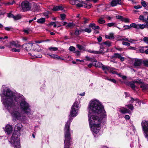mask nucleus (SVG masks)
I'll return each instance as SVG.
<instances>
[{
  "mask_svg": "<svg viewBox=\"0 0 148 148\" xmlns=\"http://www.w3.org/2000/svg\"><path fill=\"white\" fill-rule=\"evenodd\" d=\"M89 121L92 132L97 134L99 132L100 129V124L101 123L102 118L96 115L91 116L88 114Z\"/></svg>",
  "mask_w": 148,
  "mask_h": 148,
  "instance_id": "f257e3e1",
  "label": "nucleus"
},
{
  "mask_svg": "<svg viewBox=\"0 0 148 148\" xmlns=\"http://www.w3.org/2000/svg\"><path fill=\"white\" fill-rule=\"evenodd\" d=\"M90 111L92 112L100 114L102 117L105 118L106 116V112L103 105L97 100L91 101L89 106Z\"/></svg>",
  "mask_w": 148,
  "mask_h": 148,
  "instance_id": "f03ea898",
  "label": "nucleus"
},
{
  "mask_svg": "<svg viewBox=\"0 0 148 148\" xmlns=\"http://www.w3.org/2000/svg\"><path fill=\"white\" fill-rule=\"evenodd\" d=\"M22 125L20 124H17L15 126L14 131L11 138L10 143L13 145L15 148H20L19 142L20 136V130Z\"/></svg>",
  "mask_w": 148,
  "mask_h": 148,
  "instance_id": "7ed1b4c3",
  "label": "nucleus"
},
{
  "mask_svg": "<svg viewBox=\"0 0 148 148\" xmlns=\"http://www.w3.org/2000/svg\"><path fill=\"white\" fill-rule=\"evenodd\" d=\"M72 119L70 118L66 122L64 127L65 138L64 148H72L71 147L72 143L71 136L70 132V124Z\"/></svg>",
  "mask_w": 148,
  "mask_h": 148,
  "instance_id": "20e7f679",
  "label": "nucleus"
},
{
  "mask_svg": "<svg viewBox=\"0 0 148 148\" xmlns=\"http://www.w3.org/2000/svg\"><path fill=\"white\" fill-rule=\"evenodd\" d=\"M3 94L7 98L5 99L4 101V103L5 106L8 108L10 109L11 107L14 106V94L9 89L4 90L3 91Z\"/></svg>",
  "mask_w": 148,
  "mask_h": 148,
  "instance_id": "39448f33",
  "label": "nucleus"
},
{
  "mask_svg": "<svg viewBox=\"0 0 148 148\" xmlns=\"http://www.w3.org/2000/svg\"><path fill=\"white\" fill-rule=\"evenodd\" d=\"M20 104V106L22 112L25 114H27L30 113L31 109L30 108V106L28 103H27L25 99H22L21 97H16L14 98V101L15 102H18L19 100H21ZM17 104V103L16 104Z\"/></svg>",
  "mask_w": 148,
  "mask_h": 148,
  "instance_id": "423d86ee",
  "label": "nucleus"
},
{
  "mask_svg": "<svg viewBox=\"0 0 148 148\" xmlns=\"http://www.w3.org/2000/svg\"><path fill=\"white\" fill-rule=\"evenodd\" d=\"M14 106L11 107L10 109L7 108L8 111L11 112L13 116V117L15 119H19L22 116V114L21 113L17 111L18 109V108L17 106L18 104L14 103Z\"/></svg>",
  "mask_w": 148,
  "mask_h": 148,
  "instance_id": "0eeeda50",
  "label": "nucleus"
},
{
  "mask_svg": "<svg viewBox=\"0 0 148 148\" xmlns=\"http://www.w3.org/2000/svg\"><path fill=\"white\" fill-rule=\"evenodd\" d=\"M99 65H98V64L97 65L95 63V66L96 67H98L99 68H101L102 70L104 71L105 73L107 74H108L107 71L110 72L113 74L117 73V71H115L116 69L114 68L110 67L108 66H105L101 63L99 62Z\"/></svg>",
  "mask_w": 148,
  "mask_h": 148,
  "instance_id": "6e6552de",
  "label": "nucleus"
},
{
  "mask_svg": "<svg viewBox=\"0 0 148 148\" xmlns=\"http://www.w3.org/2000/svg\"><path fill=\"white\" fill-rule=\"evenodd\" d=\"M79 106L78 102L75 101L72 105L70 112V115L72 117H74L77 114Z\"/></svg>",
  "mask_w": 148,
  "mask_h": 148,
  "instance_id": "1a4fd4ad",
  "label": "nucleus"
},
{
  "mask_svg": "<svg viewBox=\"0 0 148 148\" xmlns=\"http://www.w3.org/2000/svg\"><path fill=\"white\" fill-rule=\"evenodd\" d=\"M21 7L24 12L29 11L30 9L29 3L27 1H25L22 2L21 4Z\"/></svg>",
  "mask_w": 148,
  "mask_h": 148,
  "instance_id": "9d476101",
  "label": "nucleus"
},
{
  "mask_svg": "<svg viewBox=\"0 0 148 148\" xmlns=\"http://www.w3.org/2000/svg\"><path fill=\"white\" fill-rule=\"evenodd\" d=\"M133 66L135 68H140V66L143 63V61L142 60L135 58L133 61Z\"/></svg>",
  "mask_w": 148,
  "mask_h": 148,
  "instance_id": "9b49d317",
  "label": "nucleus"
},
{
  "mask_svg": "<svg viewBox=\"0 0 148 148\" xmlns=\"http://www.w3.org/2000/svg\"><path fill=\"white\" fill-rule=\"evenodd\" d=\"M122 0H112L110 3L112 7L116 6L117 4L122 5L123 4L121 2Z\"/></svg>",
  "mask_w": 148,
  "mask_h": 148,
  "instance_id": "f8f14e48",
  "label": "nucleus"
},
{
  "mask_svg": "<svg viewBox=\"0 0 148 148\" xmlns=\"http://www.w3.org/2000/svg\"><path fill=\"white\" fill-rule=\"evenodd\" d=\"M33 45V44L31 43H28L23 44L22 46V47L26 50L27 51L31 50L32 47Z\"/></svg>",
  "mask_w": 148,
  "mask_h": 148,
  "instance_id": "ddd939ff",
  "label": "nucleus"
},
{
  "mask_svg": "<svg viewBox=\"0 0 148 148\" xmlns=\"http://www.w3.org/2000/svg\"><path fill=\"white\" fill-rule=\"evenodd\" d=\"M111 58H116L119 59L121 62L124 61L125 58V57L121 56V55L119 53H114V55L112 56Z\"/></svg>",
  "mask_w": 148,
  "mask_h": 148,
  "instance_id": "4468645a",
  "label": "nucleus"
},
{
  "mask_svg": "<svg viewBox=\"0 0 148 148\" xmlns=\"http://www.w3.org/2000/svg\"><path fill=\"white\" fill-rule=\"evenodd\" d=\"M5 130L8 134H10L12 131V127L10 125H7L5 126Z\"/></svg>",
  "mask_w": 148,
  "mask_h": 148,
  "instance_id": "2eb2a0df",
  "label": "nucleus"
},
{
  "mask_svg": "<svg viewBox=\"0 0 148 148\" xmlns=\"http://www.w3.org/2000/svg\"><path fill=\"white\" fill-rule=\"evenodd\" d=\"M119 111L123 114L129 113L130 114L131 112L129 109L124 107H122L121 109H120Z\"/></svg>",
  "mask_w": 148,
  "mask_h": 148,
  "instance_id": "dca6fc26",
  "label": "nucleus"
},
{
  "mask_svg": "<svg viewBox=\"0 0 148 148\" xmlns=\"http://www.w3.org/2000/svg\"><path fill=\"white\" fill-rule=\"evenodd\" d=\"M126 84L127 85L130 86L131 88L133 90H135L136 86L134 84V83L132 81L129 82L128 81H127V82H126Z\"/></svg>",
  "mask_w": 148,
  "mask_h": 148,
  "instance_id": "f3484780",
  "label": "nucleus"
},
{
  "mask_svg": "<svg viewBox=\"0 0 148 148\" xmlns=\"http://www.w3.org/2000/svg\"><path fill=\"white\" fill-rule=\"evenodd\" d=\"M48 55L51 58L56 59H60L61 60H64V59L62 58H61L59 56L57 55L54 54H48Z\"/></svg>",
  "mask_w": 148,
  "mask_h": 148,
  "instance_id": "a211bd4d",
  "label": "nucleus"
},
{
  "mask_svg": "<svg viewBox=\"0 0 148 148\" xmlns=\"http://www.w3.org/2000/svg\"><path fill=\"white\" fill-rule=\"evenodd\" d=\"M84 32L83 29L80 28L78 29L77 28H76L75 30L74 34L77 36H79L82 32Z\"/></svg>",
  "mask_w": 148,
  "mask_h": 148,
  "instance_id": "6ab92c4d",
  "label": "nucleus"
},
{
  "mask_svg": "<svg viewBox=\"0 0 148 148\" xmlns=\"http://www.w3.org/2000/svg\"><path fill=\"white\" fill-rule=\"evenodd\" d=\"M63 9L62 6L60 5L54 6L52 9V10L54 11H56L59 10H62Z\"/></svg>",
  "mask_w": 148,
  "mask_h": 148,
  "instance_id": "aec40b11",
  "label": "nucleus"
},
{
  "mask_svg": "<svg viewBox=\"0 0 148 148\" xmlns=\"http://www.w3.org/2000/svg\"><path fill=\"white\" fill-rule=\"evenodd\" d=\"M140 87L142 88L143 90L145 91L148 89V84L143 83L140 86Z\"/></svg>",
  "mask_w": 148,
  "mask_h": 148,
  "instance_id": "412c9836",
  "label": "nucleus"
},
{
  "mask_svg": "<svg viewBox=\"0 0 148 148\" xmlns=\"http://www.w3.org/2000/svg\"><path fill=\"white\" fill-rule=\"evenodd\" d=\"M108 26V27H117L119 29H120V28L118 27L117 25V24L115 23H110L107 24Z\"/></svg>",
  "mask_w": 148,
  "mask_h": 148,
  "instance_id": "4be33fe9",
  "label": "nucleus"
},
{
  "mask_svg": "<svg viewBox=\"0 0 148 148\" xmlns=\"http://www.w3.org/2000/svg\"><path fill=\"white\" fill-rule=\"evenodd\" d=\"M89 26L90 27H91L94 30L99 28V27L98 26H96L95 23H90Z\"/></svg>",
  "mask_w": 148,
  "mask_h": 148,
  "instance_id": "5701e85b",
  "label": "nucleus"
},
{
  "mask_svg": "<svg viewBox=\"0 0 148 148\" xmlns=\"http://www.w3.org/2000/svg\"><path fill=\"white\" fill-rule=\"evenodd\" d=\"M106 38L110 39H113L114 38V37L113 33H110L108 35L106 36Z\"/></svg>",
  "mask_w": 148,
  "mask_h": 148,
  "instance_id": "b1692460",
  "label": "nucleus"
},
{
  "mask_svg": "<svg viewBox=\"0 0 148 148\" xmlns=\"http://www.w3.org/2000/svg\"><path fill=\"white\" fill-rule=\"evenodd\" d=\"M45 21V18H41L38 19L37 22L38 23L40 24H43Z\"/></svg>",
  "mask_w": 148,
  "mask_h": 148,
  "instance_id": "393cba45",
  "label": "nucleus"
},
{
  "mask_svg": "<svg viewBox=\"0 0 148 148\" xmlns=\"http://www.w3.org/2000/svg\"><path fill=\"white\" fill-rule=\"evenodd\" d=\"M10 44L12 45H14V46L16 47H19L21 46L20 45L16 43V42L14 41H12L10 43Z\"/></svg>",
  "mask_w": 148,
  "mask_h": 148,
  "instance_id": "a878e982",
  "label": "nucleus"
},
{
  "mask_svg": "<svg viewBox=\"0 0 148 148\" xmlns=\"http://www.w3.org/2000/svg\"><path fill=\"white\" fill-rule=\"evenodd\" d=\"M87 51L91 53H95L96 54H99L101 53L102 52L101 51H92L91 50H88Z\"/></svg>",
  "mask_w": 148,
  "mask_h": 148,
  "instance_id": "bb28decb",
  "label": "nucleus"
},
{
  "mask_svg": "<svg viewBox=\"0 0 148 148\" xmlns=\"http://www.w3.org/2000/svg\"><path fill=\"white\" fill-rule=\"evenodd\" d=\"M101 45H106L107 47H109L110 46H111V43L110 42L108 41H106L103 42L102 43Z\"/></svg>",
  "mask_w": 148,
  "mask_h": 148,
  "instance_id": "cd10ccee",
  "label": "nucleus"
},
{
  "mask_svg": "<svg viewBox=\"0 0 148 148\" xmlns=\"http://www.w3.org/2000/svg\"><path fill=\"white\" fill-rule=\"evenodd\" d=\"M131 99V100L129 102L130 103H133L134 101H136L137 103H139V100L138 99H134L132 97H130Z\"/></svg>",
  "mask_w": 148,
  "mask_h": 148,
  "instance_id": "c85d7f7f",
  "label": "nucleus"
},
{
  "mask_svg": "<svg viewBox=\"0 0 148 148\" xmlns=\"http://www.w3.org/2000/svg\"><path fill=\"white\" fill-rule=\"evenodd\" d=\"M82 20L83 21L82 22V23L83 24H85L88 22L89 19L88 18L84 17L83 18Z\"/></svg>",
  "mask_w": 148,
  "mask_h": 148,
  "instance_id": "c756f323",
  "label": "nucleus"
},
{
  "mask_svg": "<svg viewBox=\"0 0 148 148\" xmlns=\"http://www.w3.org/2000/svg\"><path fill=\"white\" fill-rule=\"evenodd\" d=\"M79 2H77L76 5L77 7H82L83 6V5L82 3H85L83 1L81 2L80 3H79Z\"/></svg>",
  "mask_w": 148,
  "mask_h": 148,
  "instance_id": "7c9ffc66",
  "label": "nucleus"
},
{
  "mask_svg": "<svg viewBox=\"0 0 148 148\" xmlns=\"http://www.w3.org/2000/svg\"><path fill=\"white\" fill-rule=\"evenodd\" d=\"M138 24H136L135 23H131L130 25V28L131 27H133L137 29L138 28Z\"/></svg>",
  "mask_w": 148,
  "mask_h": 148,
  "instance_id": "2f4dec72",
  "label": "nucleus"
},
{
  "mask_svg": "<svg viewBox=\"0 0 148 148\" xmlns=\"http://www.w3.org/2000/svg\"><path fill=\"white\" fill-rule=\"evenodd\" d=\"M138 28L137 29H143L145 27V25L144 24H138Z\"/></svg>",
  "mask_w": 148,
  "mask_h": 148,
  "instance_id": "473e14b6",
  "label": "nucleus"
},
{
  "mask_svg": "<svg viewBox=\"0 0 148 148\" xmlns=\"http://www.w3.org/2000/svg\"><path fill=\"white\" fill-rule=\"evenodd\" d=\"M127 107L129 109H130L132 111H133L134 108V106H133V105L132 104H128L127 105H126Z\"/></svg>",
  "mask_w": 148,
  "mask_h": 148,
  "instance_id": "72a5a7b5",
  "label": "nucleus"
},
{
  "mask_svg": "<svg viewBox=\"0 0 148 148\" xmlns=\"http://www.w3.org/2000/svg\"><path fill=\"white\" fill-rule=\"evenodd\" d=\"M98 22L101 24H103L105 23V21L103 20V18H100L98 20Z\"/></svg>",
  "mask_w": 148,
  "mask_h": 148,
  "instance_id": "f704fd0d",
  "label": "nucleus"
},
{
  "mask_svg": "<svg viewBox=\"0 0 148 148\" xmlns=\"http://www.w3.org/2000/svg\"><path fill=\"white\" fill-rule=\"evenodd\" d=\"M75 25V24L73 23H70L68 24L66 27H68L69 28H72V27Z\"/></svg>",
  "mask_w": 148,
  "mask_h": 148,
  "instance_id": "c9c22d12",
  "label": "nucleus"
},
{
  "mask_svg": "<svg viewBox=\"0 0 148 148\" xmlns=\"http://www.w3.org/2000/svg\"><path fill=\"white\" fill-rule=\"evenodd\" d=\"M77 2H80L78 0H72L70 1V3L72 5H76Z\"/></svg>",
  "mask_w": 148,
  "mask_h": 148,
  "instance_id": "e433bc0d",
  "label": "nucleus"
},
{
  "mask_svg": "<svg viewBox=\"0 0 148 148\" xmlns=\"http://www.w3.org/2000/svg\"><path fill=\"white\" fill-rule=\"evenodd\" d=\"M84 31L87 32L88 33H90L91 32L92 30L90 28H86L84 29H83Z\"/></svg>",
  "mask_w": 148,
  "mask_h": 148,
  "instance_id": "4c0bfd02",
  "label": "nucleus"
},
{
  "mask_svg": "<svg viewBox=\"0 0 148 148\" xmlns=\"http://www.w3.org/2000/svg\"><path fill=\"white\" fill-rule=\"evenodd\" d=\"M48 49L50 51H56L58 50V48L56 47H50Z\"/></svg>",
  "mask_w": 148,
  "mask_h": 148,
  "instance_id": "58836bf2",
  "label": "nucleus"
},
{
  "mask_svg": "<svg viewBox=\"0 0 148 148\" xmlns=\"http://www.w3.org/2000/svg\"><path fill=\"white\" fill-rule=\"evenodd\" d=\"M60 16L61 20L64 21L66 18V15L65 14H60Z\"/></svg>",
  "mask_w": 148,
  "mask_h": 148,
  "instance_id": "ea45409f",
  "label": "nucleus"
},
{
  "mask_svg": "<svg viewBox=\"0 0 148 148\" xmlns=\"http://www.w3.org/2000/svg\"><path fill=\"white\" fill-rule=\"evenodd\" d=\"M141 5L144 7H145L147 6V3L144 1H142L141 2Z\"/></svg>",
  "mask_w": 148,
  "mask_h": 148,
  "instance_id": "a19ab883",
  "label": "nucleus"
},
{
  "mask_svg": "<svg viewBox=\"0 0 148 148\" xmlns=\"http://www.w3.org/2000/svg\"><path fill=\"white\" fill-rule=\"evenodd\" d=\"M122 21H123L126 23H128L130 22V19L128 18H124L123 17Z\"/></svg>",
  "mask_w": 148,
  "mask_h": 148,
  "instance_id": "79ce46f5",
  "label": "nucleus"
},
{
  "mask_svg": "<svg viewBox=\"0 0 148 148\" xmlns=\"http://www.w3.org/2000/svg\"><path fill=\"white\" fill-rule=\"evenodd\" d=\"M8 16L9 18H15V16L11 13H8Z\"/></svg>",
  "mask_w": 148,
  "mask_h": 148,
  "instance_id": "37998d69",
  "label": "nucleus"
},
{
  "mask_svg": "<svg viewBox=\"0 0 148 148\" xmlns=\"http://www.w3.org/2000/svg\"><path fill=\"white\" fill-rule=\"evenodd\" d=\"M116 18L117 19H120L122 21L123 17L122 16L118 15L117 16H116Z\"/></svg>",
  "mask_w": 148,
  "mask_h": 148,
  "instance_id": "c03bdc74",
  "label": "nucleus"
},
{
  "mask_svg": "<svg viewBox=\"0 0 148 148\" xmlns=\"http://www.w3.org/2000/svg\"><path fill=\"white\" fill-rule=\"evenodd\" d=\"M75 49V47L73 46H70L69 49V50L71 51H74Z\"/></svg>",
  "mask_w": 148,
  "mask_h": 148,
  "instance_id": "a18cd8bd",
  "label": "nucleus"
},
{
  "mask_svg": "<svg viewBox=\"0 0 148 148\" xmlns=\"http://www.w3.org/2000/svg\"><path fill=\"white\" fill-rule=\"evenodd\" d=\"M11 51H14L15 52H19L20 50L19 49H16L15 48H13L11 50Z\"/></svg>",
  "mask_w": 148,
  "mask_h": 148,
  "instance_id": "49530a36",
  "label": "nucleus"
},
{
  "mask_svg": "<svg viewBox=\"0 0 148 148\" xmlns=\"http://www.w3.org/2000/svg\"><path fill=\"white\" fill-rule=\"evenodd\" d=\"M139 19L141 20L142 21L145 22V20L144 19V17L143 15H140L139 16Z\"/></svg>",
  "mask_w": 148,
  "mask_h": 148,
  "instance_id": "de8ad7c7",
  "label": "nucleus"
},
{
  "mask_svg": "<svg viewBox=\"0 0 148 148\" xmlns=\"http://www.w3.org/2000/svg\"><path fill=\"white\" fill-rule=\"evenodd\" d=\"M5 29L7 31H12L13 29V28L10 27H5Z\"/></svg>",
  "mask_w": 148,
  "mask_h": 148,
  "instance_id": "09e8293b",
  "label": "nucleus"
},
{
  "mask_svg": "<svg viewBox=\"0 0 148 148\" xmlns=\"http://www.w3.org/2000/svg\"><path fill=\"white\" fill-rule=\"evenodd\" d=\"M143 63L145 66L148 67V60L143 61Z\"/></svg>",
  "mask_w": 148,
  "mask_h": 148,
  "instance_id": "8fccbe9b",
  "label": "nucleus"
},
{
  "mask_svg": "<svg viewBox=\"0 0 148 148\" xmlns=\"http://www.w3.org/2000/svg\"><path fill=\"white\" fill-rule=\"evenodd\" d=\"M77 47L80 50H82L84 48V47L78 44L77 45Z\"/></svg>",
  "mask_w": 148,
  "mask_h": 148,
  "instance_id": "3c124183",
  "label": "nucleus"
},
{
  "mask_svg": "<svg viewBox=\"0 0 148 148\" xmlns=\"http://www.w3.org/2000/svg\"><path fill=\"white\" fill-rule=\"evenodd\" d=\"M123 28L124 29L123 30H125V29H129L130 28V25H124L123 26Z\"/></svg>",
  "mask_w": 148,
  "mask_h": 148,
  "instance_id": "603ef678",
  "label": "nucleus"
},
{
  "mask_svg": "<svg viewBox=\"0 0 148 148\" xmlns=\"http://www.w3.org/2000/svg\"><path fill=\"white\" fill-rule=\"evenodd\" d=\"M21 18V16L19 15H17L16 16H15V18L14 19L15 20H18L20 19Z\"/></svg>",
  "mask_w": 148,
  "mask_h": 148,
  "instance_id": "864d4df0",
  "label": "nucleus"
},
{
  "mask_svg": "<svg viewBox=\"0 0 148 148\" xmlns=\"http://www.w3.org/2000/svg\"><path fill=\"white\" fill-rule=\"evenodd\" d=\"M122 44L123 45H126L128 46H129L130 45V44L127 42L123 41Z\"/></svg>",
  "mask_w": 148,
  "mask_h": 148,
  "instance_id": "5fc2aeb1",
  "label": "nucleus"
},
{
  "mask_svg": "<svg viewBox=\"0 0 148 148\" xmlns=\"http://www.w3.org/2000/svg\"><path fill=\"white\" fill-rule=\"evenodd\" d=\"M134 8L135 9H138L141 8H142V6L140 5H134Z\"/></svg>",
  "mask_w": 148,
  "mask_h": 148,
  "instance_id": "6e6d98bb",
  "label": "nucleus"
},
{
  "mask_svg": "<svg viewBox=\"0 0 148 148\" xmlns=\"http://www.w3.org/2000/svg\"><path fill=\"white\" fill-rule=\"evenodd\" d=\"M139 52L141 53H145V51L144 50V49L143 47L141 48L139 50Z\"/></svg>",
  "mask_w": 148,
  "mask_h": 148,
  "instance_id": "4d7b16f0",
  "label": "nucleus"
},
{
  "mask_svg": "<svg viewBox=\"0 0 148 148\" xmlns=\"http://www.w3.org/2000/svg\"><path fill=\"white\" fill-rule=\"evenodd\" d=\"M108 79L111 82H113L114 83H115L116 82V81L114 79Z\"/></svg>",
  "mask_w": 148,
  "mask_h": 148,
  "instance_id": "13d9d810",
  "label": "nucleus"
},
{
  "mask_svg": "<svg viewBox=\"0 0 148 148\" xmlns=\"http://www.w3.org/2000/svg\"><path fill=\"white\" fill-rule=\"evenodd\" d=\"M144 41L147 43H148V37H144L143 38Z\"/></svg>",
  "mask_w": 148,
  "mask_h": 148,
  "instance_id": "bf43d9fd",
  "label": "nucleus"
},
{
  "mask_svg": "<svg viewBox=\"0 0 148 148\" xmlns=\"http://www.w3.org/2000/svg\"><path fill=\"white\" fill-rule=\"evenodd\" d=\"M97 40L99 42H100L102 40V37L101 36H99L97 38Z\"/></svg>",
  "mask_w": 148,
  "mask_h": 148,
  "instance_id": "052dcab7",
  "label": "nucleus"
},
{
  "mask_svg": "<svg viewBox=\"0 0 148 148\" xmlns=\"http://www.w3.org/2000/svg\"><path fill=\"white\" fill-rule=\"evenodd\" d=\"M90 61L95 62H97V60L95 58H91Z\"/></svg>",
  "mask_w": 148,
  "mask_h": 148,
  "instance_id": "680f3d73",
  "label": "nucleus"
},
{
  "mask_svg": "<svg viewBox=\"0 0 148 148\" xmlns=\"http://www.w3.org/2000/svg\"><path fill=\"white\" fill-rule=\"evenodd\" d=\"M125 118L126 120H129L130 119V117L129 115H126L125 116Z\"/></svg>",
  "mask_w": 148,
  "mask_h": 148,
  "instance_id": "e2e57ef3",
  "label": "nucleus"
},
{
  "mask_svg": "<svg viewBox=\"0 0 148 148\" xmlns=\"http://www.w3.org/2000/svg\"><path fill=\"white\" fill-rule=\"evenodd\" d=\"M75 53L76 56H79L80 54V51H75Z\"/></svg>",
  "mask_w": 148,
  "mask_h": 148,
  "instance_id": "0e129e2a",
  "label": "nucleus"
},
{
  "mask_svg": "<svg viewBox=\"0 0 148 148\" xmlns=\"http://www.w3.org/2000/svg\"><path fill=\"white\" fill-rule=\"evenodd\" d=\"M34 7L35 8L34 9V11H36L38 8V6L37 5H34Z\"/></svg>",
  "mask_w": 148,
  "mask_h": 148,
  "instance_id": "69168bd1",
  "label": "nucleus"
},
{
  "mask_svg": "<svg viewBox=\"0 0 148 148\" xmlns=\"http://www.w3.org/2000/svg\"><path fill=\"white\" fill-rule=\"evenodd\" d=\"M92 6V4L91 3H89V4H87V8L90 9V8Z\"/></svg>",
  "mask_w": 148,
  "mask_h": 148,
  "instance_id": "338daca9",
  "label": "nucleus"
},
{
  "mask_svg": "<svg viewBox=\"0 0 148 148\" xmlns=\"http://www.w3.org/2000/svg\"><path fill=\"white\" fill-rule=\"evenodd\" d=\"M136 41V40H135L131 39L130 40H129V41H128L131 43H134V42Z\"/></svg>",
  "mask_w": 148,
  "mask_h": 148,
  "instance_id": "774afa93",
  "label": "nucleus"
}]
</instances>
